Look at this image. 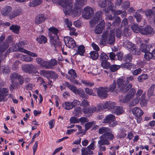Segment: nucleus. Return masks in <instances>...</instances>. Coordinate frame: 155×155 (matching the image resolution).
Returning <instances> with one entry per match:
<instances>
[{
  "mask_svg": "<svg viewBox=\"0 0 155 155\" xmlns=\"http://www.w3.org/2000/svg\"><path fill=\"white\" fill-rule=\"evenodd\" d=\"M87 0H75L74 9L72 8L73 0H62L61 5L66 15L71 13L74 16H79L81 12V8Z\"/></svg>",
  "mask_w": 155,
  "mask_h": 155,
  "instance_id": "obj_1",
  "label": "nucleus"
},
{
  "mask_svg": "<svg viewBox=\"0 0 155 155\" xmlns=\"http://www.w3.org/2000/svg\"><path fill=\"white\" fill-rule=\"evenodd\" d=\"M114 42L115 33L114 31L106 30L103 32L100 42V45H102L104 43L112 45Z\"/></svg>",
  "mask_w": 155,
  "mask_h": 155,
  "instance_id": "obj_2",
  "label": "nucleus"
},
{
  "mask_svg": "<svg viewBox=\"0 0 155 155\" xmlns=\"http://www.w3.org/2000/svg\"><path fill=\"white\" fill-rule=\"evenodd\" d=\"M117 87L119 91L123 93H125L132 86V84L130 83L127 86V83L125 79L123 77H120L117 80Z\"/></svg>",
  "mask_w": 155,
  "mask_h": 155,
  "instance_id": "obj_3",
  "label": "nucleus"
},
{
  "mask_svg": "<svg viewBox=\"0 0 155 155\" xmlns=\"http://www.w3.org/2000/svg\"><path fill=\"white\" fill-rule=\"evenodd\" d=\"M22 69L24 72L29 74H39L38 66L32 64L23 65L22 66Z\"/></svg>",
  "mask_w": 155,
  "mask_h": 155,
  "instance_id": "obj_4",
  "label": "nucleus"
},
{
  "mask_svg": "<svg viewBox=\"0 0 155 155\" xmlns=\"http://www.w3.org/2000/svg\"><path fill=\"white\" fill-rule=\"evenodd\" d=\"M123 45L127 49H131L130 52L134 54L139 55L140 53V51L138 50L135 45L128 40L124 41L123 42Z\"/></svg>",
  "mask_w": 155,
  "mask_h": 155,
  "instance_id": "obj_5",
  "label": "nucleus"
},
{
  "mask_svg": "<svg viewBox=\"0 0 155 155\" xmlns=\"http://www.w3.org/2000/svg\"><path fill=\"white\" fill-rule=\"evenodd\" d=\"M115 116L112 114H110L106 116L103 120L102 123L104 124H108L110 127H114L117 124V122L115 121Z\"/></svg>",
  "mask_w": 155,
  "mask_h": 155,
  "instance_id": "obj_6",
  "label": "nucleus"
},
{
  "mask_svg": "<svg viewBox=\"0 0 155 155\" xmlns=\"http://www.w3.org/2000/svg\"><path fill=\"white\" fill-rule=\"evenodd\" d=\"M136 90L134 88L131 89L124 97H119L120 100L123 103H127L132 99L135 95Z\"/></svg>",
  "mask_w": 155,
  "mask_h": 155,
  "instance_id": "obj_7",
  "label": "nucleus"
},
{
  "mask_svg": "<svg viewBox=\"0 0 155 155\" xmlns=\"http://www.w3.org/2000/svg\"><path fill=\"white\" fill-rule=\"evenodd\" d=\"M95 141H93L87 147L82 148L81 150L82 155L93 154V151L95 148Z\"/></svg>",
  "mask_w": 155,
  "mask_h": 155,
  "instance_id": "obj_8",
  "label": "nucleus"
},
{
  "mask_svg": "<svg viewBox=\"0 0 155 155\" xmlns=\"http://www.w3.org/2000/svg\"><path fill=\"white\" fill-rule=\"evenodd\" d=\"M13 43L12 36L10 35L6 39L5 41L1 43L0 46V53L4 52L9 46V44Z\"/></svg>",
  "mask_w": 155,
  "mask_h": 155,
  "instance_id": "obj_9",
  "label": "nucleus"
},
{
  "mask_svg": "<svg viewBox=\"0 0 155 155\" xmlns=\"http://www.w3.org/2000/svg\"><path fill=\"white\" fill-rule=\"evenodd\" d=\"M25 43L24 42L21 41L17 44V46L18 47V50L19 51L24 53L33 57H37V54L32 52L27 51L23 48L24 47Z\"/></svg>",
  "mask_w": 155,
  "mask_h": 155,
  "instance_id": "obj_10",
  "label": "nucleus"
},
{
  "mask_svg": "<svg viewBox=\"0 0 155 155\" xmlns=\"http://www.w3.org/2000/svg\"><path fill=\"white\" fill-rule=\"evenodd\" d=\"M98 96L101 98H105L107 96V92L109 91L107 87H100L96 89Z\"/></svg>",
  "mask_w": 155,
  "mask_h": 155,
  "instance_id": "obj_11",
  "label": "nucleus"
},
{
  "mask_svg": "<svg viewBox=\"0 0 155 155\" xmlns=\"http://www.w3.org/2000/svg\"><path fill=\"white\" fill-rule=\"evenodd\" d=\"M80 104V101L74 100L72 102L67 101L64 103L62 104V107L66 110H70Z\"/></svg>",
  "mask_w": 155,
  "mask_h": 155,
  "instance_id": "obj_12",
  "label": "nucleus"
},
{
  "mask_svg": "<svg viewBox=\"0 0 155 155\" xmlns=\"http://www.w3.org/2000/svg\"><path fill=\"white\" fill-rule=\"evenodd\" d=\"M93 10L89 6L86 7L84 9L83 17L86 19H88L93 15Z\"/></svg>",
  "mask_w": 155,
  "mask_h": 155,
  "instance_id": "obj_13",
  "label": "nucleus"
},
{
  "mask_svg": "<svg viewBox=\"0 0 155 155\" xmlns=\"http://www.w3.org/2000/svg\"><path fill=\"white\" fill-rule=\"evenodd\" d=\"M64 41L66 46L70 48H74L76 45L74 40L71 37L69 36L65 37Z\"/></svg>",
  "mask_w": 155,
  "mask_h": 155,
  "instance_id": "obj_14",
  "label": "nucleus"
},
{
  "mask_svg": "<svg viewBox=\"0 0 155 155\" xmlns=\"http://www.w3.org/2000/svg\"><path fill=\"white\" fill-rule=\"evenodd\" d=\"M140 33L143 35H148L150 36L153 35L154 34L153 29L150 25H148L144 28H142L140 31Z\"/></svg>",
  "mask_w": 155,
  "mask_h": 155,
  "instance_id": "obj_15",
  "label": "nucleus"
},
{
  "mask_svg": "<svg viewBox=\"0 0 155 155\" xmlns=\"http://www.w3.org/2000/svg\"><path fill=\"white\" fill-rule=\"evenodd\" d=\"M105 27L104 20H102L96 27L94 29L95 33L97 34L101 33Z\"/></svg>",
  "mask_w": 155,
  "mask_h": 155,
  "instance_id": "obj_16",
  "label": "nucleus"
},
{
  "mask_svg": "<svg viewBox=\"0 0 155 155\" xmlns=\"http://www.w3.org/2000/svg\"><path fill=\"white\" fill-rule=\"evenodd\" d=\"M145 15L148 19L152 22L155 19V13L151 9L146 10L145 12Z\"/></svg>",
  "mask_w": 155,
  "mask_h": 155,
  "instance_id": "obj_17",
  "label": "nucleus"
},
{
  "mask_svg": "<svg viewBox=\"0 0 155 155\" xmlns=\"http://www.w3.org/2000/svg\"><path fill=\"white\" fill-rule=\"evenodd\" d=\"M41 72H42L45 74V75H47V77L49 78L50 77L52 79H55L58 76V74L55 72L50 71H41Z\"/></svg>",
  "mask_w": 155,
  "mask_h": 155,
  "instance_id": "obj_18",
  "label": "nucleus"
},
{
  "mask_svg": "<svg viewBox=\"0 0 155 155\" xmlns=\"http://www.w3.org/2000/svg\"><path fill=\"white\" fill-rule=\"evenodd\" d=\"M111 132H108L107 134H104L101 136L100 139L108 141H109V140H113L114 138V136Z\"/></svg>",
  "mask_w": 155,
  "mask_h": 155,
  "instance_id": "obj_19",
  "label": "nucleus"
},
{
  "mask_svg": "<svg viewBox=\"0 0 155 155\" xmlns=\"http://www.w3.org/2000/svg\"><path fill=\"white\" fill-rule=\"evenodd\" d=\"M102 12L101 11H99L96 12L94 17V19L91 21L90 22L91 24L96 23V22L101 21L102 20Z\"/></svg>",
  "mask_w": 155,
  "mask_h": 155,
  "instance_id": "obj_20",
  "label": "nucleus"
},
{
  "mask_svg": "<svg viewBox=\"0 0 155 155\" xmlns=\"http://www.w3.org/2000/svg\"><path fill=\"white\" fill-rule=\"evenodd\" d=\"M98 147L101 151H104L106 150V147L105 146H103L104 145H109L110 143L109 141L106 140H104L100 139V140L98 141Z\"/></svg>",
  "mask_w": 155,
  "mask_h": 155,
  "instance_id": "obj_21",
  "label": "nucleus"
},
{
  "mask_svg": "<svg viewBox=\"0 0 155 155\" xmlns=\"http://www.w3.org/2000/svg\"><path fill=\"white\" fill-rule=\"evenodd\" d=\"M57 64V61L54 59H51L49 61H46L45 68L47 69H53Z\"/></svg>",
  "mask_w": 155,
  "mask_h": 155,
  "instance_id": "obj_22",
  "label": "nucleus"
},
{
  "mask_svg": "<svg viewBox=\"0 0 155 155\" xmlns=\"http://www.w3.org/2000/svg\"><path fill=\"white\" fill-rule=\"evenodd\" d=\"M68 74L69 76H67V78L71 82H73L74 79L77 77V74L75 71L73 69H71L68 71Z\"/></svg>",
  "mask_w": 155,
  "mask_h": 155,
  "instance_id": "obj_23",
  "label": "nucleus"
},
{
  "mask_svg": "<svg viewBox=\"0 0 155 155\" xmlns=\"http://www.w3.org/2000/svg\"><path fill=\"white\" fill-rule=\"evenodd\" d=\"M46 19L45 16L43 14H39L35 18V22L36 24H39L44 22Z\"/></svg>",
  "mask_w": 155,
  "mask_h": 155,
  "instance_id": "obj_24",
  "label": "nucleus"
},
{
  "mask_svg": "<svg viewBox=\"0 0 155 155\" xmlns=\"http://www.w3.org/2000/svg\"><path fill=\"white\" fill-rule=\"evenodd\" d=\"M116 103L114 102L108 101L105 102L104 104L103 108L109 110L114 109L115 108Z\"/></svg>",
  "mask_w": 155,
  "mask_h": 155,
  "instance_id": "obj_25",
  "label": "nucleus"
},
{
  "mask_svg": "<svg viewBox=\"0 0 155 155\" xmlns=\"http://www.w3.org/2000/svg\"><path fill=\"white\" fill-rule=\"evenodd\" d=\"M151 48H152V46L150 44H142L140 46V49L142 52L145 53L148 51H150Z\"/></svg>",
  "mask_w": 155,
  "mask_h": 155,
  "instance_id": "obj_26",
  "label": "nucleus"
},
{
  "mask_svg": "<svg viewBox=\"0 0 155 155\" xmlns=\"http://www.w3.org/2000/svg\"><path fill=\"white\" fill-rule=\"evenodd\" d=\"M12 12V7L10 6H7L2 9L1 13L2 15L4 16H8Z\"/></svg>",
  "mask_w": 155,
  "mask_h": 155,
  "instance_id": "obj_27",
  "label": "nucleus"
},
{
  "mask_svg": "<svg viewBox=\"0 0 155 155\" xmlns=\"http://www.w3.org/2000/svg\"><path fill=\"white\" fill-rule=\"evenodd\" d=\"M133 113L136 117H141L143 114V110L140 108L136 107L132 110Z\"/></svg>",
  "mask_w": 155,
  "mask_h": 155,
  "instance_id": "obj_28",
  "label": "nucleus"
},
{
  "mask_svg": "<svg viewBox=\"0 0 155 155\" xmlns=\"http://www.w3.org/2000/svg\"><path fill=\"white\" fill-rule=\"evenodd\" d=\"M8 89L0 87V101H2L4 99L5 96L8 94H6L5 96L4 94L8 93Z\"/></svg>",
  "mask_w": 155,
  "mask_h": 155,
  "instance_id": "obj_29",
  "label": "nucleus"
},
{
  "mask_svg": "<svg viewBox=\"0 0 155 155\" xmlns=\"http://www.w3.org/2000/svg\"><path fill=\"white\" fill-rule=\"evenodd\" d=\"M50 38V43L55 47L59 44V40L57 35L51 36Z\"/></svg>",
  "mask_w": 155,
  "mask_h": 155,
  "instance_id": "obj_30",
  "label": "nucleus"
},
{
  "mask_svg": "<svg viewBox=\"0 0 155 155\" xmlns=\"http://www.w3.org/2000/svg\"><path fill=\"white\" fill-rule=\"evenodd\" d=\"M127 130L124 128H121L119 129L118 134L117 135V137L120 138H124L127 135Z\"/></svg>",
  "mask_w": 155,
  "mask_h": 155,
  "instance_id": "obj_31",
  "label": "nucleus"
},
{
  "mask_svg": "<svg viewBox=\"0 0 155 155\" xmlns=\"http://www.w3.org/2000/svg\"><path fill=\"white\" fill-rule=\"evenodd\" d=\"M36 41L40 44H45L47 41V38L45 36L41 35L36 38Z\"/></svg>",
  "mask_w": 155,
  "mask_h": 155,
  "instance_id": "obj_32",
  "label": "nucleus"
},
{
  "mask_svg": "<svg viewBox=\"0 0 155 155\" xmlns=\"http://www.w3.org/2000/svg\"><path fill=\"white\" fill-rule=\"evenodd\" d=\"M49 35V36L57 35L58 33V30L56 28L54 27H51L48 29Z\"/></svg>",
  "mask_w": 155,
  "mask_h": 155,
  "instance_id": "obj_33",
  "label": "nucleus"
},
{
  "mask_svg": "<svg viewBox=\"0 0 155 155\" xmlns=\"http://www.w3.org/2000/svg\"><path fill=\"white\" fill-rule=\"evenodd\" d=\"M85 51L84 46L83 45H80L78 48V49L76 51L77 53L75 54H79L81 56H84Z\"/></svg>",
  "mask_w": 155,
  "mask_h": 155,
  "instance_id": "obj_34",
  "label": "nucleus"
},
{
  "mask_svg": "<svg viewBox=\"0 0 155 155\" xmlns=\"http://www.w3.org/2000/svg\"><path fill=\"white\" fill-rule=\"evenodd\" d=\"M145 93L142 94L140 98V104L142 107L146 106L147 105V100L146 99Z\"/></svg>",
  "mask_w": 155,
  "mask_h": 155,
  "instance_id": "obj_35",
  "label": "nucleus"
},
{
  "mask_svg": "<svg viewBox=\"0 0 155 155\" xmlns=\"http://www.w3.org/2000/svg\"><path fill=\"white\" fill-rule=\"evenodd\" d=\"M114 7V4L111 2H108V5H107V9H105L104 10V12L105 14H106L108 13L109 11H111L112 12L113 11L114 9L113 8Z\"/></svg>",
  "mask_w": 155,
  "mask_h": 155,
  "instance_id": "obj_36",
  "label": "nucleus"
},
{
  "mask_svg": "<svg viewBox=\"0 0 155 155\" xmlns=\"http://www.w3.org/2000/svg\"><path fill=\"white\" fill-rule=\"evenodd\" d=\"M112 130L109 127H102L100 128L98 131L100 134H105L108 132H111Z\"/></svg>",
  "mask_w": 155,
  "mask_h": 155,
  "instance_id": "obj_37",
  "label": "nucleus"
},
{
  "mask_svg": "<svg viewBox=\"0 0 155 155\" xmlns=\"http://www.w3.org/2000/svg\"><path fill=\"white\" fill-rule=\"evenodd\" d=\"M20 29V26L17 25H12L10 27V29L11 30L12 32L17 34H18Z\"/></svg>",
  "mask_w": 155,
  "mask_h": 155,
  "instance_id": "obj_38",
  "label": "nucleus"
},
{
  "mask_svg": "<svg viewBox=\"0 0 155 155\" xmlns=\"http://www.w3.org/2000/svg\"><path fill=\"white\" fill-rule=\"evenodd\" d=\"M21 60L23 61H25L28 62L33 61V59L28 56L21 54L20 55Z\"/></svg>",
  "mask_w": 155,
  "mask_h": 155,
  "instance_id": "obj_39",
  "label": "nucleus"
},
{
  "mask_svg": "<svg viewBox=\"0 0 155 155\" xmlns=\"http://www.w3.org/2000/svg\"><path fill=\"white\" fill-rule=\"evenodd\" d=\"M96 107L93 106L89 108H87L84 111V113L85 114H91L94 113L97 110Z\"/></svg>",
  "mask_w": 155,
  "mask_h": 155,
  "instance_id": "obj_40",
  "label": "nucleus"
},
{
  "mask_svg": "<svg viewBox=\"0 0 155 155\" xmlns=\"http://www.w3.org/2000/svg\"><path fill=\"white\" fill-rule=\"evenodd\" d=\"M132 29L134 32L138 33L140 32V31L142 30V28L139 27L137 25L134 24L131 27Z\"/></svg>",
  "mask_w": 155,
  "mask_h": 155,
  "instance_id": "obj_41",
  "label": "nucleus"
},
{
  "mask_svg": "<svg viewBox=\"0 0 155 155\" xmlns=\"http://www.w3.org/2000/svg\"><path fill=\"white\" fill-rule=\"evenodd\" d=\"M36 61L37 64L40 65L41 66L45 67L46 61H45L39 58H37Z\"/></svg>",
  "mask_w": 155,
  "mask_h": 155,
  "instance_id": "obj_42",
  "label": "nucleus"
},
{
  "mask_svg": "<svg viewBox=\"0 0 155 155\" xmlns=\"http://www.w3.org/2000/svg\"><path fill=\"white\" fill-rule=\"evenodd\" d=\"M89 105V102L86 100H84L81 103L80 105L83 107L82 111L84 113V110L87 109V107Z\"/></svg>",
  "mask_w": 155,
  "mask_h": 155,
  "instance_id": "obj_43",
  "label": "nucleus"
},
{
  "mask_svg": "<svg viewBox=\"0 0 155 155\" xmlns=\"http://www.w3.org/2000/svg\"><path fill=\"white\" fill-rule=\"evenodd\" d=\"M42 2V0H34L29 3V5L30 7H35L41 4Z\"/></svg>",
  "mask_w": 155,
  "mask_h": 155,
  "instance_id": "obj_44",
  "label": "nucleus"
},
{
  "mask_svg": "<svg viewBox=\"0 0 155 155\" xmlns=\"http://www.w3.org/2000/svg\"><path fill=\"white\" fill-rule=\"evenodd\" d=\"M76 91L77 93H75V94H79L81 97L83 98H85L86 97V95L85 94L83 89L81 88L78 89Z\"/></svg>",
  "mask_w": 155,
  "mask_h": 155,
  "instance_id": "obj_45",
  "label": "nucleus"
},
{
  "mask_svg": "<svg viewBox=\"0 0 155 155\" xmlns=\"http://www.w3.org/2000/svg\"><path fill=\"white\" fill-rule=\"evenodd\" d=\"M19 14V12L18 10H16L12 12H11L9 15V18L11 19L15 18V17L18 15Z\"/></svg>",
  "mask_w": 155,
  "mask_h": 155,
  "instance_id": "obj_46",
  "label": "nucleus"
},
{
  "mask_svg": "<svg viewBox=\"0 0 155 155\" xmlns=\"http://www.w3.org/2000/svg\"><path fill=\"white\" fill-rule=\"evenodd\" d=\"M155 89V84L152 85L148 90L147 95L149 97H151L153 94L154 91Z\"/></svg>",
  "mask_w": 155,
  "mask_h": 155,
  "instance_id": "obj_47",
  "label": "nucleus"
},
{
  "mask_svg": "<svg viewBox=\"0 0 155 155\" xmlns=\"http://www.w3.org/2000/svg\"><path fill=\"white\" fill-rule=\"evenodd\" d=\"M90 57L94 60L97 59L99 56V54L97 51H92L90 52Z\"/></svg>",
  "mask_w": 155,
  "mask_h": 155,
  "instance_id": "obj_48",
  "label": "nucleus"
},
{
  "mask_svg": "<svg viewBox=\"0 0 155 155\" xmlns=\"http://www.w3.org/2000/svg\"><path fill=\"white\" fill-rule=\"evenodd\" d=\"M95 123L94 121H92L86 123L85 125V132L84 133L85 134L86 131L88 130L91 127L93 126L95 124Z\"/></svg>",
  "mask_w": 155,
  "mask_h": 155,
  "instance_id": "obj_49",
  "label": "nucleus"
},
{
  "mask_svg": "<svg viewBox=\"0 0 155 155\" xmlns=\"http://www.w3.org/2000/svg\"><path fill=\"white\" fill-rule=\"evenodd\" d=\"M148 76L146 74H142L138 77V81L139 82H142L144 80L147 79Z\"/></svg>",
  "mask_w": 155,
  "mask_h": 155,
  "instance_id": "obj_50",
  "label": "nucleus"
},
{
  "mask_svg": "<svg viewBox=\"0 0 155 155\" xmlns=\"http://www.w3.org/2000/svg\"><path fill=\"white\" fill-rule=\"evenodd\" d=\"M144 54V58L147 60H150V59L153 58L152 53L148 51L145 53Z\"/></svg>",
  "mask_w": 155,
  "mask_h": 155,
  "instance_id": "obj_51",
  "label": "nucleus"
},
{
  "mask_svg": "<svg viewBox=\"0 0 155 155\" xmlns=\"http://www.w3.org/2000/svg\"><path fill=\"white\" fill-rule=\"evenodd\" d=\"M69 30L70 31L69 34L70 35L77 36L78 33L76 31V30L74 28L71 27L69 28Z\"/></svg>",
  "mask_w": 155,
  "mask_h": 155,
  "instance_id": "obj_52",
  "label": "nucleus"
},
{
  "mask_svg": "<svg viewBox=\"0 0 155 155\" xmlns=\"http://www.w3.org/2000/svg\"><path fill=\"white\" fill-rule=\"evenodd\" d=\"M115 110V113L117 115L121 114L124 112V110L123 108L120 107L115 106V108H114Z\"/></svg>",
  "mask_w": 155,
  "mask_h": 155,
  "instance_id": "obj_53",
  "label": "nucleus"
},
{
  "mask_svg": "<svg viewBox=\"0 0 155 155\" xmlns=\"http://www.w3.org/2000/svg\"><path fill=\"white\" fill-rule=\"evenodd\" d=\"M101 65L104 68L107 69L110 67V64L107 61H102Z\"/></svg>",
  "mask_w": 155,
  "mask_h": 155,
  "instance_id": "obj_54",
  "label": "nucleus"
},
{
  "mask_svg": "<svg viewBox=\"0 0 155 155\" xmlns=\"http://www.w3.org/2000/svg\"><path fill=\"white\" fill-rule=\"evenodd\" d=\"M82 114V109L81 107H79L74 109L73 114L74 115L77 116Z\"/></svg>",
  "mask_w": 155,
  "mask_h": 155,
  "instance_id": "obj_55",
  "label": "nucleus"
},
{
  "mask_svg": "<svg viewBox=\"0 0 155 155\" xmlns=\"http://www.w3.org/2000/svg\"><path fill=\"white\" fill-rule=\"evenodd\" d=\"M100 59L102 61H107L108 59V57L105 53L102 52L100 54Z\"/></svg>",
  "mask_w": 155,
  "mask_h": 155,
  "instance_id": "obj_56",
  "label": "nucleus"
},
{
  "mask_svg": "<svg viewBox=\"0 0 155 155\" xmlns=\"http://www.w3.org/2000/svg\"><path fill=\"white\" fill-rule=\"evenodd\" d=\"M139 98L137 97L134 99L130 102L129 106H132L136 105L139 103Z\"/></svg>",
  "mask_w": 155,
  "mask_h": 155,
  "instance_id": "obj_57",
  "label": "nucleus"
},
{
  "mask_svg": "<svg viewBox=\"0 0 155 155\" xmlns=\"http://www.w3.org/2000/svg\"><path fill=\"white\" fill-rule=\"evenodd\" d=\"M85 92L87 94L90 95L95 96V94L93 92L92 89H89L88 88H85Z\"/></svg>",
  "mask_w": 155,
  "mask_h": 155,
  "instance_id": "obj_58",
  "label": "nucleus"
},
{
  "mask_svg": "<svg viewBox=\"0 0 155 155\" xmlns=\"http://www.w3.org/2000/svg\"><path fill=\"white\" fill-rule=\"evenodd\" d=\"M67 87L72 91V92H73L75 94V93H77L76 91L78 89H77L76 87L74 85L69 84L68 83H67Z\"/></svg>",
  "mask_w": 155,
  "mask_h": 155,
  "instance_id": "obj_59",
  "label": "nucleus"
},
{
  "mask_svg": "<svg viewBox=\"0 0 155 155\" xmlns=\"http://www.w3.org/2000/svg\"><path fill=\"white\" fill-rule=\"evenodd\" d=\"M120 66L118 65H113L111 66L110 68V70L112 72H114L118 70Z\"/></svg>",
  "mask_w": 155,
  "mask_h": 155,
  "instance_id": "obj_60",
  "label": "nucleus"
},
{
  "mask_svg": "<svg viewBox=\"0 0 155 155\" xmlns=\"http://www.w3.org/2000/svg\"><path fill=\"white\" fill-rule=\"evenodd\" d=\"M116 83L115 81H113V83L110 86L109 88V91H110L111 92L113 91L116 88Z\"/></svg>",
  "mask_w": 155,
  "mask_h": 155,
  "instance_id": "obj_61",
  "label": "nucleus"
},
{
  "mask_svg": "<svg viewBox=\"0 0 155 155\" xmlns=\"http://www.w3.org/2000/svg\"><path fill=\"white\" fill-rule=\"evenodd\" d=\"M70 122L71 123H78L80 122L79 119L74 117H71L70 119Z\"/></svg>",
  "mask_w": 155,
  "mask_h": 155,
  "instance_id": "obj_62",
  "label": "nucleus"
},
{
  "mask_svg": "<svg viewBox=\"0 0 155 155\" xmlns=\"http://www.w3.org/2000/svg\"><path fill=\"white\" fill-rule=\"evenodd\" d=\"M81 82L83 84H84L86 86H92L94 84L93 83L87 80H82Z\"/></svg>",
  "mask_w": 155,
  "mask_h": 155,
  "instance_id": "obj_63",
  "label": "nucleus"
},
{
  "mask_svg": "<svg viewBox=\"0 0 155 155\" xmlns=\"http://www.w3.org/2000/svg\"><path fill=\"white\" fill-rule=\"evenodd\" d=\"M20 63L19 61L17 60L13 62L12 65V68L14 69H16L19 67Z\"/></svg>",
  "mask_w": 155,
  "mask_h": 155,
  "instance_id": "obj_64",
  "label": "nucleus"
}]
</instances>
